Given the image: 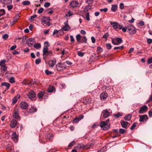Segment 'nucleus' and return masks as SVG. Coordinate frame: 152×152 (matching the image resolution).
I'll list each match as a JSON object with an SVG mask.
<instances>
[{"instance_id": "f257e3e1", "label": "nucleus", "mask_w": 152, "mask_h": 152, "mask_svg": "<svg viewBox=\"0 0 152 152\" xmlns=\"http://www.w3.org/2000/svg\"><path fill=\"white\" fill-rule=\"evenodd\" d=\"M127 30H128L127 32L131 34H134L136 32L135 28L131 24H129L126 27L123 28L122 31L125 32Z\"/></svg>"}, {"instance_id": "f03ea898", "label": "nucleus", "mask_w": 152, "mask_h": 152, "mask_svg": "<svg viewBox=\"0 0 152 152\" xmlns=\"http://www.w3.org/2000/svg\"><path fill=\"white\" fill-rule=\"evenodd\" d=\"M99 125L102 129L104 130H106L109 129L110 124H107L104 121H101L100 122Z\"/></svg>"}, {"instance_id": "7ed1b4c3", "label": "nucleus", "mask_w": 152, "mask_h": 152, "mask_svg": "<svg viewBox=\"0 0 152 152\" xmlns=\"http://www.w3.org/2000/svg\"><path fill=\"white\" fill-rule=\"evenodd\" d=\"M27 96L31 100H35L36 99V94L33 91L31 90L29 91L27 94Z\"/></svg>"}, {"instance_id": "20e7f679", "label": "nucleus", "mask_w": 152, "mask_h": 152, "mask_svg": "<svg viewBox=\"0 0 152 152\" xmlns=\"http://www.w3.org/2000/svg\"><path fill=\"white\" fill-rule=\"evenodd\" d=\"M23 83L25 85H28L30 86L36 84L35 80H25L23 81Z\"/></svg>"}, {"instance_id": "39448f33", "label": "nucleus", "mask_w": 152, "mask_h": 152, "mask_svg": "<svg viewBox=\"0 0 152 152\" xmlns=\"http://www.w3.org/2000/svg\"><path fill=\"white\" fill-rule=\"evenodd\" d=\"M101 115L105 118H107L110 115V112L107 109L103 110L102 113Z\"/></svg>"}, {"instance_id": "423d86ee", "label": "nucleus", "mask_w": 152, "mask_h": 152, "mask_svg": "<svg viewBox=\"0 0 152 152\" xmlns=\"http://www.w3.org/2000/svg\"><path fill=\"white\" fill-rule=\"evenodd\" d=\"M148 109V107L147 106H143L140 108L139 113L140 114L143 113L147 111Z\"/></svg>"}, {"instance_id": "0eeeda50", "label": "nucleus", "mask_w": 152, "mask_h": 152, "mask_svg": "<svg viewBox=\"0 0 152 152\" xmlns=\"http://www.w3.org/2000/svg\"><path fill=\"white\" fill-rule=\"evenodd\" d=\"M108 94L106 91L102 92L100 95L101 99L102 100H105L107 97Z\"/></svg>"}, {"instance_id": "6e6552de", "label": "nucleus", "mask_w": 152, "mask_h": 152, "mask_svg": "<svg viewBox=\"0 0 152 152\" xmlns=\"http://www.w3.org/2000/svg\"><path fill=\"white\" fill-rule=\"evenodd\" d=\"M121 124L122 126L125 129H126L127 128V126H129L130 125V124L128 122L124 120L121 121Z\"/></svg>"}, {"instance_id": "1a4fd4ad", "label": "nucleus", "mask_w": 152, "mask_h": 152, "mask_svg": "<svg viewBox=\"0 0 152 152\" xmlns=\"http://www.w3.org/2000/svg\"><path fill=\"white\" fill-rule=\"evenodd\" d=\"M139 117H140L139 121L141 122H143L145 120H147L148 119V116L146 115H139Z\"/></svg>"}, {"instance_id": "9d476101", "label": "nucleus", "mask_w": 152, "mask_h": 152, "mask_svg": "<svg viewBox=\"0 0 152 152\" xmlns=\"http://www.w3.org/2000/svg\"><path fill=\"white\" fill-rule=\"evenodd\" d=\"M79 4L78 2L77 1H72L70 3L69 5L70 7L74 8L78 7Z\"/></svg>"}, {"instance_id": "9b49d317", "label": "nucleus", "mask_w": 152, "mask_h": 152, "mask_svg": "<svg viewBox=\"0 0 152 152\" xmlns=\"http://www.w3.org/2000/svg\"><path fill=\"white\" fill-rule=\"evenodd\" d=\"M17 124L16 120L15 119H13L11 121L10 126L12 128H13L17 126Z\"/></svg>"}, {"instance_id": "f8f14e48", "label": "nucleus", "mask_w": 152, "mask_h": 152, "mask_svg": "<svg viewBox=\"0 0 152 152\" xmlns=\"http://www.w3.org/2000/svg\"><path fill=\"white\" fill-rule=\"evenodd\" d=\"M48 49L47 47L45 46L43 49V55L44 56H49V51H48Z\"/></svg>"}, {"instance_id": "ddd939ff", "label": "nucleus", "mask_w": 152, "mask_h": 152, "mask_svg": "<svg viewBox=\"0 0 152 152\" xmlns=\"http://www.w3.org/2000/svg\"><path fill=\"white\" fill-rule=\"evenodd\" d=\"M28 105V104L26 102H23L20 103V106L21 109H26L27 108Z\"/></svg>"}, {"instance_id": "4468645a", "label": "nucleus", "mask_w": 152, "mask_h": 152, "mask_svg": "<svg viewBox=\"0 0 152 152\" xmlns=\"http://www.w3.org/2000/svg\"><path fill=\"white\" fill-rule=\"evenodd\" d=\"M51 19L49 17H46L45 16H43L42 18L41 21L42 22L46 23L48 21H50Z\"/></svg>"}, {"instance_id": "2eb2a0df", "label": "nucleus", "mask_w": 152, "mask_h": 152, "mask_svg": "<svg viewBox=\"0 0 152 152\" xmlns=\"http://www.w3.org/2000/svg\"><path fill=\"white\" fill-rule=\"evenodd\" d=\"M45 137L46 140L51 141L53 138V135L52 134L48 133L46 135Z\"/></svg>"}, {"instance_id": "dca6fc26", "label": "nucleus", "mask_w": 152, "mask_h": 152, "mask_svg": "<svg viewBox=\"0 0 152 152\" xmlns=\"http://www.w3.org/2000/svg\"><path fill=\"white\" fill-rule=\"evenodd\" d=\"M11 138L13 140L16 142L17 141L18 136L16 134L15 132H13L12 133V134L11 135Z\"/></svg>"}, {"instance_id": "f3484780", "label": "nucleus", "mask_w": 152, "mask_h": 152, "mask_svg": "<svg viewBox=\"0 0 152 152\" xmlns=\"http://www.w3.org/2000/svg\"><path fill=\"white\" fill-rule=\"evenodd\" d=\"M56 66L57 67L61 68L63 69H65L66 67V66L64 65V64L61 62L57 64Z\"/></svg>"}, {"instance_id": "a211bd4d", "label": "nucleus", "mask_w": 152, "mask_h": 152, "mask_svg": "<svg viewBox=\"0 0 152 152\" xmlns=\"http://www.w3.org/2000/svg\"><path fill=\"white\" fill-rule=\"evenodd\" d=\"M13 116L15 118L18 119L19 120H20V118L19 115V113L17 111H15L13 114Z\"/></svg>"}, {"instance_id": "6ab92c4d", "label": "nucleus", "mask_w": 152, "mask_h": 152, "mask_svg": "<svg viewBox=\"0 0 152 152\" xmlns=\"http://www.w3.org/2000/svg\"><path fill=\"white\" fill-rule=\"evenodd\" d=\"M1 85L2 86H6V89L7 90L10 88V85L9 83L4 82L1 84Z\"/></svg>"}, {"instance_id": "aec40b11", "label": "nucleus", "mask_w": 152, "mask_h": 152, "mask_svg": "<svg viewBox=\"0 0 152 152\" xmlns=\"http://www.w3.org/2000/svg\"><path fill=\"white\" fill-rule=\"evenodd\" d=\"M76 148L79 150H81L84 149V145L83 144H79L76 147Z\"/></svg>"}, {"instance_id": "412c9836", "label": "nucleus", "mask_w": 152, "mask_h": 152, "mask_svg": "<svg viewBox=\"0 0 152 152\" xmlns=\"http://www.w3.org/2000/svg\"><path fill=\"white\" fill-rule=\"evenodd\" d=\"M118 9V6L116 4L112 5V7L111 9V10L115 12H116Z\"/></svg>"}, {"instance_id": "4be33fe9", "label": "nucleus", "mask_w": 152, "mask_h": 152, "mask_svg": "<svg viewBox=\"0 0 152 152\" xmlns=\"http://www.w3.org/2000/svg\"><path fill=\"white\" fill-rule=\"evenodd\" d=\"M132 116V114H129L125 116L124 117V118L126 121H129L131 118Z\"/></svg>"}, {"instance_id": "5701e85b", "label": "nucleus", "mask_w": 152, "mask_h": 152, "mask_svg": "<svg viewBox=\"0 0 152 152\" xmlns=\"http://www.w3.org/2000/svg\"><path fill=\"white\" fill-rule=\"evenodd\" d=\"M110 24L113 26V27L115 29H117L118 23L115 22H110Z\"/></svg>"}, {"instance_id": "b1692460", "label": "nucleus", "mask_w": 152, "mask_h": 152, "mask_svg": "<svg viewBox=\"0 0 152 152\" xmlns=\"http://www.w3.org/2000/svg\"><path fill=\"white\" fill-rule=\"evenodd\" d=\"M115 39L116 41L117 42V45H119L122 42L123 40L121 38H116Z\"/></svg>"}, {"instance_id": "393cba45", "label": "nucleus", "mask_w": 152, "mask_h": 152, "mask_svg": "<svg viewBox=\"0 0 152 152\" xmlns=\"http://www.w3.org/2000/svg\"><path fill=\"white\" fill-rule=\"evenodd\" d=\"M44 92L40 91L37 94V96L39 99L42 98L44 94Z\"/></svg>"}, {"instance_id": "a878e982", "label": "nucleus", "mask_w": 152, "mask_h": 152, "mask_svg": "<svg viewBox=\"0 0 152 152\" xmlns=\"http://www.w3.org/2000/svg\"><path fill=\"white\" fill-rule=\"evenodd\" d=\"M54 87L52 86H50L48 88L47 91L48 92H52L55 90Z\"/></svg>"}, {"instance_id": "bb28decb", "label": "nucleus", "mask_w": 152, "mask_h": 152, "mask_svg": "<svg viewBox=\"0 0 152 152\" xmlns=\"http://www.w3.org/2000/svg\"><path fill=\"white\" fill-rule=\"evenodd\" d=\"M51 63H49V64L50 65L51 67H53L56 63V60H51Z\"/></svg>"}, {"instance_id": "cd10ccee", "label": "nucleus", "mask_w": 152, "mask_h": 152, "mask_svg": "<svg viewBox=\"0 0 152 152\" xmlns=\"http://www.w3.org/2000/svg\"><path fill=\"white\" fill-rule=\"evenodd\" d=\"M87 39L85 36H84L80 40V42H82L83 43H86L87 42Z\"/></svg>"}, {"instance_id": "c85d7f7f", "label": "nucleus", "mask_w": 152, "mask_h": 152, "mask_svg": "<svg viewBox=\"0 0 152 152\" xmlns=\"http://www.w3.org/2000/svg\"><path fill=\"white\" fill-rule=\"evenodd\" d=\"M76 37L77 42H80V40L81 39V38L82 37L80 35V34H78L76 35Z\"/></svg>"}, {"instance_id": "c756f323", "label": "nucleus", "mask_w": 152, "mask_h": 152, "mask_svg": "<svg viewBox=\"0 0 152 152\" xmlns=\"http://www.w3.org/2000/svg\"><path fill=\"white\" fill-rule=\"evenodd\" d=\"M69 28H70L68 25H65L62 28V29L64 31H67L68 30Z\"/></svg>"}, {"instance_id": "7c9ffc66", "label": "nucleus", "mask_w": 152, "mask_h": 152, "mask_svg": "<svg viewBox=\"0 0 152 152\" xmlns=\"http://www.w3.org/2000/svg\"><path fill=\"white\" fill-rule=\"evenodd\" d=\"M7 67L5 65H3V66H1V70L3 72H4L7 70Z\"/></svg>"}, {"instance_id": "2f4dec72", "label": "nucleus", "mask_w": 152, "mask_h": 152, "mask_svg": "<svg viewBox=\"0 0 152 152\" xmlns=\"http://www.w3.org/2000/svg\"><path fill=\"white\" fill-rule=\"evenodd\" d=\"M37 17V15L36 14L32 16H31L29 18V20H30L31 21H33L34 20V18H36Z\"/></svg>"}, {"instance_id": "473e14b6", "label": "nucleus", "mask_w": 152, "mask_h": 152, "mask_svg": "<svg viewBox=\"0 0 152 152\" xmlns=\"http://www.w3.org/2000/svg\"><path fill=\"white\" fill-rule=\"evenodd\" d=\"M34 47L35 48L38 49L41 48V45L39 43H37L34 44Z\"/></svg>"}, {"instance_id": "72a5a7b5", "label": "nucleus", "mask_w": 152, "mask_h": 152, "mask_svg": "<svg viewBox=\"0 0 152 152\" xmlns=\"http://www.w3.org/2000/svg\"><path fill=\"white\" fill-rule=\"evenodd\" d=\"M122 115V113H118L117 114H115L114 115V116L116 117V118H117L119 117L120 116H121Z\"/></svg>"}, {"instance_id": "f704fd0d", "label": "nucleus", "mask_w": 152, "mask_h": 152, "mask_svg": "<svg viewBox=\"0 0 152 152\" xmlns=\"http://www.w3.org/2000/svg\"><path fill=\"white\" fill-rule=\"evenodd\" d=\"M5 13V10L4 9L0 10V17L4 15Z\"/></svg>"}, {"instance_id": "c9c22d12", "label": "nucleus", "mask_w": 152, "mask_h": 152, "mask_svg": "<svg viewBox=\"0 0 152 152\" xmlns=\"http://www.w3.org/2000/svg\"><path fill=\"white\" fill-rule=\"evenodd\" d=\"M126 132V130L123 129H120L119 130V133L120 134H124Z\"/></svg>"}, {"instance_id": "e433bc0d", "label": "nucleus", "mask_w": 152, "mask_h": 152, "mask_svg": "<svg viewBox=\"0 0 152 152\" xmlns=\"http://www.w3.org/2000/svg\"><path fill=\"white\" fill-rule=\"evenodd\" d=\"M30 4V2L28 1H24L22 3V4L24 5H28Z\"/></svg>"}, {"instance_id": "4c0bfd02", "label": "nucleus", "mask_w": 152, "mask_h": 152, "mask_svg": "<svg viewBox=\"0 0 152 152\" xmlns=\"http://www.w3.org/2000/svg\"><path fill=\"white\" fill-rule=\"evenodd\" d=\"M77 54L80 57H83L84 55V53L80 51L77 52Z\"/></svg>"}, {"instance_id": "58836bf2", "label": "nucleus", "mask_w": 152, "mask_h": 152, "mask_svg": "<svg viewBox=\"0 0 152 152\" xmlns=\"http://www.w3.org/2000/svg\"><path fill=\"white\" fill-rule=\"evenodd\" d=\"M124 48V47L123 45L121 46L118 47H115L114 48V49L115 50H117L118 49H119L120 50H123Z\"/></svg>"}, {"instance_id": "ea45409f", "label": "nucleus", "mask_w": 152, "mask_h": 152, "mask_svg": "<svg viewBox=\"0 0 152 152\" xmlns=\"http://www.w3.org/2000/svg\"><path fill=\"white\" fill-rule=\"evenodd\" d=\"M37 109L34 107H31L30 108V110L31 112H36L37 111Z\"/></svg>"}, {"instance_id": "a19ab883", "label": "nucleus", "mask_w": 152, "mask_h": 152, "mask_svg": "<svg viewBox=\"0 0 152 152\" xmlns=\"http://www.w3.org/2000/svg\"><path fill=\"white\" fill-rule=\"evenodd\" d=\"M44 139L42 138V137H41V136H39V141L40 143L45 144V142L43 140Z\"/></svg>"}, {"instance_id": "79ce46f5", "label": "nucleus", "mask_w": 152, "mask_h": 152, "mask_svg": "<svg viewBox=\"0 0 152 152\" xmlns=\"http://www.w3.org/2000/svg\"><path fill=\"white\" fill-rule=\"evenodd\" d=\"M20 16H19V13L17 14L15 16L14 19L15 20V21H17V20L19 19L20 18Z\"/></svg>"}, {"instance_id": "37998d69", "label": "nucleus", "mask_w": 152, "mask_h": 152, "mask_svg": "<svg viewBox=\"0 0 152 152\" xmlns=\"http://www.w3.org/2000/svg\"><path fill=\"white\" fill-rule=\"evenodd\" d=\"M103 51L102 49L100 47H98L97 48V51L99 53H100Z\"/></svg>"}, {"instance_id": "c03bdc74", "label": "nucleus", "mask_w": 152, "mask_h": 152, "mask_svg": "<svg viewBox=\"0 0 152 152\" xmlns=\"http://www.w3.org/2000/svg\"><path fill=\"white\" fill-rule=\"evenodd\" d=\"M9 36L7 34H4L2 36V38L4 40H6L8 37Z\"/></svg>"}, {"instance_id": "a18cd8bd", "label": "nucleus", "mask_w": 152, "mask_h": 152, "mask_svg": "<svg viewBox=\"0 0 152 152\" xmlns=\"http://www.w3.org/2000/svg\"><path fill=\"white\" fill-rule=\"evenodd\" d=\"M41 61V59L40 58H38L35 60V63L36 64H40Z\"/></svg>"}, {"instance_id": "49530a36", "label": "nucleus", "mask_w": 152, "mask_h": 152, "mask_svg": "<svg viewBox=\"0 0 152 152\" xmlns=\"http://www.w3.org/2000/svg\"><path fill=\"white\" fill-rule=\"evenodd\" d=\"M80 120L78 118V117H76L75 118L73 121V122L75 123H77L78 121H79Z\"/></svg>"}, {"instance_id": "de8ad7c7", "label": "nucleus", "mask_w": 152, "mask_h": 152, "mask_svg": "<svg viewBox=\"0 0 152 152\" xmlns=\"http://www.w3.org/2000/svg\"><path fill=\"white\" fill-rule=\"evenodd\" d=\"M10 82L11 83H13L15 82V80L14 77H11L10 78Z\"/></svg>"}, {"instance_id": "09e8293b", "label": "nucleus", "mask_w": 152, "mask_h": 152, "mask_svg": "<svg viewBox=\"0 0 152 152\" xmlns=\"http://www.w3.org/2000/svg\"><path fill=\"white\" fill-rule=\"evenodd\" d=\"M5 62L6 60H1L0 61V66H3V65L5 63Z\"/></svg>"}, {"instance_id": "8fccbe9b", "label": "nucleus", "mask_w": 152, "mask_h": 152, "mask_svg": "<svg viewBox=\"0 0 152 152\" xmlns=\"http://www.w3.org/2000/svg\"><path fill=\"white\" fill-rule=\"evenodd\" d=\"M106 45L107 48L108 49H110L112 47V45L110 43L106 44Z\"/></svg>"}, {"instance_id": "3c124183", "label": "nucleus", "mask_w": 152, "mask_h": 152, "mask_svg": "<svg viewBox=\"0 0 152 152\" xmlns=\"http://www.w3.org/2000/svg\"><path fill=\"white\" fill-rule=\"evenodd\" d=\"M152 63V57L148 58L147 61V63L149 64Z\"/></svg>"}, {"instance_id": "603ef678", "label": "nucleus", "mask_w": 152, "mask_h": 152, "mask_svg": "<svg viewBox=\"0 0 152 152\" xmlns=\"http://www.w3.org/2000/svg\"><path fill=\"white\" fill-rule=\"evenodd\" d=\"M75 142L74 141H73L72 142H71L69 144V145H68V147H72L74 145H75Z\"/></svg>"}, {"instance_id": "864d4df0", "label": "nucleus", "mask_w": 152, "mask_h": 152, "mask_svg": "<svg viewBox=\"0 0 152 152\" xmlns=\"http://www.w3.org/2000/svg\"><path fill=\"white\" fill-rule=\"evenodd\" d=\"M109 36V34L107 32L103 36V38L105 39H107V38Z\"/></svg>"}, {"instance_id": "5fc2aeb1", "label": "nucleus", "mask_w": 152, "mask_h": 152, "mask_svg": "<svg viewBox=\"0 0 152 152\" xmlns=\"http://www.w3.org/2000/svg\"><path fill=\"white\" fill-rule=\"evenodd\" d=\"M136 126V123L135 122L132 125V126L130 128V129L131 130H132L134 129L135 127Z\"/></svg>"}, {"instance_id": "6e6d98bb", "label": "nucleus", "mask_w": 152, "mask_h": 152, "mask_svg": "<svg viewBox=\"0 0 152 152\" xmlns=\"http://www.w3.org/2000/svg\"><path fill=\"white\" fill-rule=\"evenodd\" d=\"M116 42L115 38H112V42L113 44L117 45V42Z\"/></svg>"}, {"instance_id": "4d7b16f0", "label": "nucleus", "mask_w": 152, "mask_h": 152, "mask_svg": "<svg viewBox=\"0 0 152 152\" xmlns=\"http://www.w3.org/2000/svg\"><path fill=\"white\" fill-rule=\"evenodd\" d=\"M12 2V0H5L4 3L10 4Z\"/></svg>"}, {"instance_id": "13d9d810", "label": "nucleus", "mask_w": 152, "mask_h": 152, "mask_svg": "<svg viewBox=\"0 0 152 152\" xmlns=\"http://www.w3.org/2000/svg\"><path fill=\"white\" fill-rule=\"evenodd\" d=\"M28 40L31 42H32L33 43H35V41L33 38H30L29 39H28Z\"/></svg>"}, {"instance_id": "bf43d9fd", "label": "nucleus", "mask_w": 152, "mask_h": 152, "mask_svg": "<svg viewBox=\"0 0 152 152\" xmlns=\"http://www.w3.org/2000/svg\"><path fill=\"white\" fill-rule=\"evenodd\" d=\"M45 72L46 74L47 75H51L52 73L51 72L47 70H45Z\"/></svg>"}, {"instance_id": "052dcab7", "label": "nucleus", "mask_w": 152, "mask_h": 152, "mask_svg": "<svg viewBox=\"0 0 152 152\" xmlns=\"http://www.w3.org/2000/svg\"><path fill=\"white\" fill-rule=\"evenodd\" d=\"M108 9L107 8H105L104 9H101L100 10V11L101 12L104 11V12H107L108 11Z\"/></svg>"}, {"instance_id": "680f3d73", "label": "nucleus", "mask_w": 152, "mask_h": 152, "mask_svg": "<svg viewBox=\"0 0 152 152\" xmlns=\"http://www.w3.org/2000/svg\"><path fill=\"white\" fill-rule=\"evenodd\" d=\"M86 19L88 21L90 20L89 14V12L86 13Z\"/></svg>"}, {"instance_id": "e2e57ef3", "label": "nucleus", "mask_w": 152, "mask_h": 152, "mask_svg": "<svg viewBox=\"0 0 152 152\" xmlns=\"http://www.w3.org/2000/svg\"><path fill=\"white\" fill-rule=\"evenodd\" d=\"M44 10V9L43 8H41L38 10V12L39 14L42 13Z\"/></svg>"}, {"instance_id": "0e129e2a", "label": "nucleus", "mask_w": 152, "mask_h": 152, "mask_svg": "<svg viewBox=\"0 0 152 152\" xmlns=\"http://www.w3.org/2000/svg\"><path fill=\"white\" fill-rule=\"evenodd\" d=\"M17 48V46L16 45H14L13 46H12L10 48V50H15Z\"/></svg>"}, {"instance_id": "69168bd1", "label": "nucleus", "mask_w": 152, "mask_h": 152, "mask_svg": "<svg viewBox=\"0 0 152 152\" xmlns=\"http://www.w3.org/2000/svg\"><path fill=\"white\" fill-rule=\"evenodd\" d=\"M104 87H105V89L107 93V92H108V91L110 89V87L109 86H105Z\"/></svg>"}, {"instance_id": "338daca9", "label": "nucleus", "mask_w": 152, "mask_h": 152, "mask_svg": "<svg viewBox=\"0 0 152 152\" xmlns=\"http://www.w3.org/2000/svg\"><path fill=\"white\" fill-rule=\"evenodd\" d=\"M50 5V3L49 2H46L44 6L46 7H49Z\"/></svg>"}, {"instance_id": "774afa93", "label": "nucleus", "mask_w": 152, "mask_h": 152, "mask_svg": "<svg viewBox=\"0 0 152 152\" xmlns=\"http://www.w3.org/2000/svg\"><path fill=\"white\" fill-rule=\"evenodd\" d=\"M147 42L148 44H151L152 43V39L150 38L148 39L147 40Z\"/></svg>"}]
</instances>
